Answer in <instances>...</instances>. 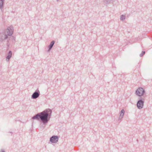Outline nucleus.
<instances>
[{
	"instance_id": "obj_1",
	"label": "nucleus",
	"mask_w": 152,
	"mask_h": 152,
	"mask_svg": "<svg viewBox=\"0 0 152 152\" xmlns=\"http://www.w3.org/2000/svg\"><path fill=\"white\" fill-rule=\"evenodd\" d=\"M52 112V110L47 109L40 113V120L44 125H46L49 121Z\"/></svg>"
},
{
	"instance_id": "obj_2",
	"label": "nucleus",
	"mask_w": 152,
	"mask_h": 152,
	"mask_svg": "<svg viewBox=\"0 0 152 152\" xmlns=\"http://www.w3.org/2000/svg\"><path fill=\"white\" fill-rule=\"evenodd\" d=\"M135 94L139 97L142 96V98H145L146 97L145 90L141 87H139L135 91Z\"/></svg>"
},
{
	"instance_id": "obj_3",
	"label": "nucleus",
	"mask_w": 152,
	"mask_h": 152,
	"mask_svg": "<svg viewBox=\"0 0 152 152\" xmlns=\"http://www.w3.org/2000/svg\"><path fill=\"white\" fill-rule=\"evenodd\" d=\"M13 28L12 26H10L7 27L4 32L6 34L7 36H10L12 34L13 32Z\"/></svg>"
},
{
	"instance_id": "obj_4",
	"label": "nucleus",
	"mask_w": 152,
	"mask_h": 152,
	"mask_svg": "<svg viewBox=\"0 0 152 152\" xmlns=\"http://www.w3.org/2000/svg\"><path fill=\"white\" fill-rule=\"evenodd\" d=\"M145 98H141L138 101L137 103V106L139 109H142L144 106V102Z\"/></svg>"
},
{
	"instance_id": "obj_5",
	"label": "nucleus",
	"mask_w": 152,
	"mask_h": 152,
	"mask_svg": "<svg viewBox=\"0 0 152 152\" xmlns=\"http://www.w3.org/2000/svg\"><path fill=\"white\" fill-rule=\"evenodd\" d=\"M8 38L7 35L3 32L0 33V41H3Z\"/></svg>"
},
{
	"instance_id": "obj_6",
	"label": "nucleus",
	"mask_w": 152,
	"mask_h": 152,
	"mask_svg": "<svg viewBox=\"0 0 152 152\" xmlns=\"http://www.w3.org/2000/svg\"><path fill=\"white\" fill-rule=\"evenodd\" d=\"M58 139L57 136H53L50 138V141L52 143H56L58 141Z\"/></svg>"
},
{
	"instance_id": "obj_7",
	"label": "nucleus",
	"mask_w": 152,
	"mask_h": 152,
	"mask_svg": "<svg viewBox=\"0 0 152 152\" xmlns=\"http://www.w3.org/2000/svg\"><path fill=\"white\" fill-rule=\"evenodd\" d=\"M40 95L39 91H35L32 95L31 96L32 98L35 99L38 98Z\"/></svg>"
},
{
	"instance_id": "obj_8",
	"label": "nucleus",
	"mask_w": 152,
	"mask_h": 152,
	"mask_svg": "<svg viewBox=\"0 0 152 152\" xmlns=\"http://www.w3.org/2000/svg\"><path fill=\"white\" fill-rule=\"evenodd\" d=\"M32 118L33 119H36L38 120H39L40 119V113H38L35 115L33 116Z\"/></svg>"
},
{
	"instance_id": "obj_9",
	"label": "nucleus",
	"mask_w": 152,
	"mask_h": 152,
	"mask_svg": "<svg viewBox=\"0 0 152 152\" xmlns=\"http://www.w3.org/2000/svg\"><path fill=\"white\" fill-rule=\"evenodd\" d=\"M12 56V53L10 51H9V52L6 57V60L7 61H8L11 58Z\"/></svg>"
},
{
	"instance_id": "obj_10",
	"label": "nucleus",
	"mask_w": 152,
	"mask_h": 152,
	"mask_svg": "<svg viewBox=\"0 0 152 152\" xmlns=\"http://www.w3.org/2000/svg\"><path fill=\"white\" fill-rule=\"evenodd\" d=\"M125 111L124 109L122 110L120 113V115L119 117V119H121L124 115Z\"/></svg>"
},
{
	"instance_id": "obj_11",
	"label": "nucleus",
	"mask_w": 152,
	"mask_h": 152,
	"mask_svg": "<svg viewBox=\"0 0 152 152\" xmlns=\"http://www.w3.org/2000/svg\"><path fill=\"white\" fill-rule=\"evenodd\" d=\"M55 43V42L54 41H52L50 43V45L48 46V47L49 48V50L48 51H49L52 48L53 46V45Z\"/></svg>"
},
{
	"instance_id": "obj_12",
	"label": "nucleus",
	"mask_w": 152,
	"mask_h": 152,
	"mask_svg": "<svg viewBox=\"0 0 152 152\" xmlns=\"http://www.w3.org/2000/svg\"><path fill=\"white\" fill-rule=\"evenodd\" d=\"M4 0H0V9L2 10L3 8Z\"/></svg>"
},
{
	"instance_id": "obj_13",
	"label": "nucleus",
	"mask_w": 152,
	"mask_h": 152,
	"mask_svg": "<svg viewBox=\"0 0 152 152\" xmlns=\"http://www.w3.org/2000/svg\"><path fill=\"white\" fill-rule=\"evenodd\" d=\"M125 19V16H124L123 15H121V16L120 19H121V20H122L123 21V20H124Z\"/></svg>"
},
{
	"instance_id": "obj_14",
	"label": "nucleus",
	"mask_w": 152,
	"mask_h": 152,
	"mask_svg": "<svg viewBox=\"0 0 152 152\" xmlns=\"http://www.w3.org/2000/svg\"><path fill=\"white\" fill-rule=\"evenodd\" d=\"M145 54V52L142 51V53L140 54V56L141 57V56H142L143 55H144Z\"/></svg>"
},
{
	"instance_id": "obj_15",
	"label": "nucleus",
	"mask_w": 152,
	"mask_h": 152,
	"mask_svg": "<svg viewBox=\"0 0 152 152\" xmlns=\"http://www.w3.org/2000/svg\"><path fill=\"white\" fill-rule=\"evenodd\" d=\"M1 152H5L3 150H1Z\"/></svg>"
}]
</instances>
